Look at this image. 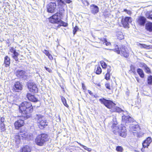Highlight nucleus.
<instances>
[{
  "mask_svg": "<svg viewBox=\"0 0 152 152\" xmlns=\"http://www.w3.org/2000/svg\"><path fill=\"white\" fill-rule=\"evenodd\" d=\"M43 123V121H41V122L40 123H38L39 127L40 129H42L44 127H45V126L48 125L47 123V122L46 120V121H44V124H42L41 123Z\"/></svg>",
  "mask_w": 152,
  "mask_h": 152,
  "instance_id": "cd10ccee",
  "label": "nucleus"
},
{
  "mask_svg": "<svg viewBox=\"0 0 152 152\" xmlns=\"http://www.w3.org/2000/svg\"><path fill=\"white\" fill-rule=\"evenodd\" d=\"M120 136L123 137H125L127 135V131L125 127H123L121 129L120 132H119Z\"/></svg>",
  "mask_w": 152,
  "mask_h": 152,
  "instance_id": "f3484780",
  "label": "nucleus"
},
{
  "mask_svg": "<svg viewBox=\"0 0 152 152\" xmlns=\"http://www.w3.org/2000/svg\"><path fill=\"white\" fill-rule=\"evenodd\" d=\"M124 12H126L129 15H131L132 14L131 11L129 10H128L126 9H124Z\"/></svg>",
  "mask_w": 152,
  "mask_h": 152,
  "instance_id": "79ce46f5",
  "label": "nucleus"
},
{
  "mask_svg": "<svg viewBox=\"0 0 152 152\" xmlns=\"http://www.w3.org/2000/svg\"><path fill=\"white\" fill-rule=\"evenodd\" d=\"M137 72L140 77L141 78H144V74L142 69L138 68L137 70Z\"/></svg>",
  "mask_w": 152,
  "mask_h": 152,
  "instance_id": "393cba45",
  "label": "nucleus"
},
{
  "mask_svg": "<svg viewBox=\"0 0 152 152\" xmlns=\"http://www.w3.org/2000/svg\"><path fill=\"white\" fill-rule=\"evenodd\" d=\"M143 148H142V149H141V150L142 151H143Z\"/></svg>",
  "mask_w": 152,
  "mask_h": 152,
  "instance_id": "680f3d73",
  "label": "nucleus"
},
{
  "mask_svg": "<svg viewBox=\"0 0 152 152\" xmlns=\"http://www.w3.org/2000/svg\"><path fill=\"white\" fill-rule=\"evenodd\" d=\"M97 85L98 86H100V84H97Z\"/></svg>",
  "mask_w": 152,
  "mask_h": 152,
  "instance_id": "13d9d810",
  "label": "nucleus"
},
{
  "mask_svg": "<svg viewBox=\"0 0 152 152\" xmlns=\"http://www.w3.org/2000/svg\"><path fill=\"white\" fill-rule=\"evenodd\" d=\"M90 10L91 12L95 15L98 12L99 9L97 6L94 4H91L90 6Z\"/></svg>",
  "mask_w": 152,
  "mask_h": 152,
  "instance_id": "ddd939ff",
  "label": "nucleus"
},
{
  "mask_svg": "<svg viewBox=\"0 0 152 152\" xmlns=\"http://www.w3.org/2000/svg\"><path fill=\"white\" fill-rule=\"evenodd\" d=\"M117 36L118 38L119 39H122L124 38V36L121 32H119L118 33Z\"/></svg>",
  "mask_w": 152,
  "mask_h": 152,
  "instance_id": "2f4dec72",
  "label": "nucleus"
},
{
  "mask_svg": "<svg viewBox=\"0 0 152 152\" xmlns=\"http://www.w3.org/2000/svg\"><path fill=\"white\" fill-rule=\"evenodd\" d=\"M88 92L89 93V94L91 95H93V93L92 92L89 90H88Z\"/></svg>",
  "mask_w": 152,
  "mask_h": 152,
  "instance_id": "6e6d98bb",
  "label": "nucleus"
},
{
  "mask_svg": "<svg viewBox=\"0 0 152 152\" xmlns=\"http://www.w3.org/2000/svg\"><path fill=\"white\" fill-rule=\"evenodd\" d=\"M148 83L149 85L152 84V76L150 75L148 77L147 79Z\"/></svg>",
  "mask_w": 152,
  "mask_h": 152,
  "instance_id": "473e14b6",
  "label": "nucleus"
},
{
  "mask_svg": "<svg viewBox=\"0 0 152 152\" xmlns=\"http://www.w3.org/2000/svg\"><path fill=\"white\" fill-rule=\"evenodd\" d=\"M99 101L102 104H104L107 108L111 109L112 111L113 112H116L120 113L123 111L121 108L119 107L115 106V104L110 100L103 98L100 99Z\"/></svg>",
  "mask_w": 152,
  "mask_h": 152,
  "instance_id": "7ed1b4c3",
  "label": "nucleus"
},
{
  "mask_svg": "<svg viewBox=\"0 0 152 152\" xmlns=\"http://www.w3.org/2000/svg\"><path fill=\"white\" fill-rule=\"evenodd\" d=\"M116 125H113L112 126V131L113 133L115 134L119 133V127Z\"/></svg>",
  "mask_w": 152,
  "mask_h": 152,
  "instance_id": "412c9836",
  "label": "nucleus"
},
{
  "mask_svg": "<svg viewBox=\"0 0 152 152\" xmlns=\"http://www.w3.org/2000/svg\"><path fill=\"white\" fill-rule=\"evenodd\" d=\"M152 141V139L150 137H148L142 143L143 147L144 148H147Z\"/></svg>",
  "mask_w": 152,
  "mask_h": 152,
  "instance_id": "4468645a",
  "label": "nucleus"
},
{
  "mask_svg": "<svg viewBox=\"0 0 152 152\" xmlns=\"http://www.w3.org/2000/svg\"><path fill=\"white\" fill-rule=\"evenodd\" d=\"M146 19L142 16H139L137 19V23L140 25H144L145 23Z\"/></svg>",
  "mask_w": 152,
  "mask_h": 152,
  "instance_id": "2eb2a0df",
  "label": "nucleus"
},
{
  "mask_svg": "<svg viewBox=\"0 0 152 152\" xmlns=\"http://www.w3.org/2000/svg\"><path fill=\"white\" fill-rule=\"evenodd\" d=\"M48 135L45 134H42L37 136L35 139V142L38 145L42 146L47 141Z\"/></svg>",
  "mask_w": 152,
  "mask_h": 152,
  "instance_id": "20e7f679",
  "label": "nucleus"
},
{
  "mask_svg": "<svg viewBox=\"0 0 152 152\" xmlns=\"http://www.w3.org/2000/svg\"><path fill=\"white\" fill-rule=\"evenodd\" d=\"M46 70L49 72H51L52 70L49 68L46 67V66L45 67Z\"/></svg>",
  "mask_w": 152,
  "mask_h": 152,
  "instance_id": "5fc2aeb1",
  "label": "nucleus"
},
{
  "mask_svg": "<svg viewBox=\"0 0 152 152\" xmlns=\"http://www.w3.org/2000/svg\"><path fill=\"white\" fill-rule=\"evenodd\" d=\"M28 133L26 132H20L15 136L16 141L19 143L21 139H26L28 137Z\"/></svg>",
  "mask_w": 152,
  "mask_h": 152,
  "instance_id": "39448f33",
  "label": "nucleus"
},
{
  "mask_svg": "<svg viewBox=\"0 0 152 152\" xmlns=\"http://www.w3.org/2000/svg\"><path fill=\"white\" fill-rule=\"evenodd\" d=\"M78 143L79 144V145H80V146H82L86 150H87L88 152H91V151L92 149L91 148H88L87 147L82 145V144H81L80 143Z\"/></svg>",
  "mask_w": 152,
  "mask_h": 152,
  "instance_id": "72a5a7b5",
  "label": "nucleus"
},
{
  "mask_svg": "<svg viewBox=\"0 0 152 152\" xmlns=\"http://www.w3.org/2000/svg\"><path fill=\"white\" fill-rule=\"evenodd\" d=\"M115 51L118 54L120 53V51L117 45H116L115 48L114 49Z\"/></svg>",
  "mask_w": 152,
  "mask_h": 152,
  "instance_id": "58836bf2",
  "label": "nucleus"
},
{
  "mask_svg": "<svg viewBox=\"0 0 152 152\" xmlns=\"http://www.w3.org/2000/svg\"><path fill=\"white\" fill-rule=\"evenodd\" d=\"M146 29L149 31H152V23L148 22L145 25Z\"/></svg>",
  "mask_w": 152,
  "mask_h": 152,
  "instance_id": "5701e85b",
  "label": "nucleus"
},
{
  "mask_svg": "<svg viewBox=\"0 0 152 152\" xmlns=\"http://www.w3.org/2000/svg\"><path fill=\"white\" fill-rule=\"evenodd\" d=\"M113 125H116L117 124V122L116 121V118H113Z\"/></svg>",
  "mask_w": 152,
  "mask_h": 152,
  "instance_id": "09e8293b",
  "label": "nucleus"
},
{
  "mask_svg": "<svg viewBox=\"0 0 152 152\" xmlns=\"http://www.w3.org/2000/svg\"><path fill=\"white\" fill-rule=\"evenodd\" d=\"M19 109L20 112L22 114V117L26 119L29 117V113L33 111V107L30 102H25L19 106Z\"/></svg>",
  "mask_w": 152,
  "mask_h": 152,
  "instance_id": "f03ea898",
  "label": "nucleus"
},
{
  "mask_svg": "<svg viewBox=\"0 0 152 152\" xmlns=\"http://www.w3.org/2000/svg\"><path fill=\"white\" fill-rule=\"evenodd\" d=\"M78 29V28L77 26H75L73 30V33L74 35H75V34L77 30Z\"/></svg>",
  "mask_w": 152,
  "mask_h": 152,
  "instance_id": "8fccbe9b",
  "label": "nucleus"
},
{
  "mask_svg": "<svg viewBox=\"0 0 152 152\" xmlns=\"http://www.w3.org/2000/svg\"><path fill=\"white\" fill-rule=\"evenodd\" d=\"M25 73V71L23 70H18L16 73L17 76L20 77L23 76Z\"/></svg>",
  "mask_w": 152,
  "mask_h": 152,
  "instance_id": "4be33fe9",
  "label": "nucleus"
},
{
  "mask_svg": "<svg viewBox=\"0 0 152 152\" xmlns=\"http://www.w3.org/2000/svg\"><path fill=\"white\" fill-rule=\"evenodd\" d=\"M44 53L46 54V56H48V57L50 56V55L49 54V52L47 50H44Z\"/></svg>",
  "mask_w": 152,
  "mask_h": 152,
  "instance_id": "de8ad7c7",
  "label": "nucleus"
},
{
  "mask_svg": "<svg viewBox=\"0 0 152 152\" xmlns=\"http://www.w3.org/2000/svg\"><path fill=\"white\" fill-rule=\"evenodd\" d=\"M60 23V24H61V25L64 26V27H66L67 26L68 24L67 23L64 22L62 21H61L60 20L59 22V23Z\"/></svg>",
  "mask_w": 152,
  "mask_h": 152,
  "instance_id": "4c0bfd02",
  "label": "nucleus"
},
{
  "mask_svg": "<svg viewBox=\"0 0 152 152\" xmlns=\"http://www.w3.org/2000/svg\"><path fill=\"white\" fill-rule=\"evenodd\" d=\"M0 128L2 132H4L5 130V125L4 123H1Z\"/></svg>",
  "mask_w": 152,
  "mask_h": 152,
  "instance_id": "c9c22d12",
  "label": "nucleus"
},
{
  "mask_svg": "<svg viewBox=\"0 0 152 152\" xmlns=\"http://www.w3.org/2000/svg\"><path fill=\"white\" fill-rule=\"evenodd\" d=\"M9 53L12 54L13 55V57H17L19 55L18 52L16 51V50L13 47L10 48Z\"/></svg>",
  "mask_w": 152,
  "mask_h": 152,
  "instance_id": "6ab92c4d",
  "label": "nucleus"
},
{
  "mask_svg": "<svg viewBox=\"0 0 152 152\" xmlns=\"http://www.w3.org/2000/svg\"><path fill=\"white\" fill-rule=\"evenodd\" d=\"M134 119L132 117L129 116V118L127 120V123L131 122L133 121Z\"/></svg>",
  "mask_w": 152,
  "mask_h": 152,
  "instance_id": "49530a36",
  "label": "nucleus"
},
{
  "mask_svg": "<svg viewBox=\"0 0 152 152\" xmlns=\"http://www.w3.org/2000/svg\"><path fill=\"white\" fill-rule=\"evenodd\" d=\"M138 45L141 48H143L147 49H149L152 48V46L150 45H147L144 44L139 43Z\"/></svg>",
  "mask_w": 152,
  "mask_h": 152,
  "instance_id": "a878e982",
  "label": "nucleus"
},
{
  "mask_svg": "<svg viewBox=\"0 0 152 152\" xmlns=\"http://www.w3.org/2000/svg\"><path fill=\"white\" fill-rule=\"evenodd\" d=\"M147 18L152 20V11L150 12L149 15L147 16Z\"/></svg>",
  "mask_w": 152,
  "mask_h": 152,
  "instance_id": "a18cd8bd",
  "label": "nucleus"
},
{
  "mask_svg": "<svg viewBox=\"0 0 152 152\" xmlns=\"http://www.w3.org/2000/svg\"><path fill=\"white\" fill-rule=\"evenodd\" d=\"M15 59V60L16 61H17V58H18L16 57V58H14Z\"/></svg>",
  "mask_w": 152,
  "mask_h": 152,
  "instance_id": "4d7b16f0",
  "label": "nucleus"
},
{
  "mask_svg": "<svg viewBox=\"0 0 152 152\" xmlns=\"http://www.w3.org/2000/svg\"><path fill=\"white\" fill-rule=\"evenodd\" d=\"M82 2L83 4L85 5V6H88L89 4V2L86 0H82Z\"/></svg>",
  "mask_w": 152,
  "mask_h": 152,
  "instance_id": "37998d69",
  "label": "nucleus"
},
{
  "mask_svg": "<svg viewBox=\"0 0 152 152\" xmlns=\"http://www.w3.org/2000/svg\"><path fill=\"white\" fill-rule=\"evenodd\" d=\"M105 86L106 88L109 89L111 90V87L110 83H107L105 84Z\"/></svg>",
  "mask_w": 152,
  "mask_h": 152,
  "instance_id": "c03bdc74",
  "label": "nucleus"
},
{
  "mask_svg": "<svg viewBox=\"0 0 152 152\" xmlns=\"http://www.w3.org/2000/svg\"><path fill=\"white\" fill-rule=\"evenodd\" d=\"M142 67H143L145 69L146 72L148 74H149L151 73V70L150 68L147 66L146 64H143Z\"/></svg>",
  "mask_w": 152,
  "mask_h": 152,
  "instance_id": "bb28decb",
  "label": "nucleus"
},
{
  "mask_svg": "<svg viewBox=\"0 0 152 152\" xmlns=\"http://www.w3.org/2000/svg\"><path fill=\"white\" fill-rule=\"evenodd\" d=\"M129 116H126L124 114L122 116V121L125 123H127V120L129 118Z\"/></svg>",
  "mask_w": 152,
  "mask_h": 152,
  "instance_id": "7c9ffc66",
  "label": "nucleus"
},
{
  "mask_svg": "<svg viewBox=\"0 0 152 152\" xmlns=\"http://www.w3.org/2000/svg\"><path fill=\"white\" fill-rule=\"evenodd\" d=\"M105 78L107 80H109L110 79V73H107L105 75Z\"/></svg>",
  "mask_w": 152,
  "mask_h": 152,
  "instance_id": "a19ab883",
  "label": "nucleus"
},
{
  "mask_svg": "<svg viewBox=\"0 0 152 152\" xmlns=\"http://www.w3.org/2000/svg\"><path fill=\"white\" fill-rule=\"evenodd\" d=\"M50 58V59H51V60H52L53 59V57H52V58Z\"/></svg>",
  "mask_w": 152,
  "mask_h": 152,
  "instance_id": "bf43d9fd",
  "label": "nucleus"
},
{
  "mask_svg": "<svg viewBox=\"0 0 152 152\" xmlns=\"http://www.w3.org/2000/svg\"><path fill=\"white\" fill-rule=\"evenodd\" d=\"M4 118L3 117L1 118L0 120V123H4Z\"/></svg>",
  "mask_w": 152,
  "mask_h": 152,
  "instance_id": "3c124183",
  "label": "nucleus"
},
{
  "mask_svg": "<svg viewBox=\"0 0 152 152\" xmlns=\"http://www.w3.org/2000/svg\"><path fill=\"white\" fill-rule=\"evenodd\" d=\"M96 74L99 75L102 72V69L100 66L99 65L96 66L95 69Z\"/></svg>",
  "mask_w": 152,
  "mask_h": 152,
  "instance_id": "b1692460",
  "label": "nucleus"
},
{
  "mask_svg": "<svg viewBox=\"0 0 152 152\" xmlns=\"http://www.w3.org/2000/svg\"><path fill=\"white\" fill-rule=\"evenodd\" d=\"M58 13H57L49 18V21L51 23H58L60 21L61 17L63 15L64 10L63 8L66 3H70L71 0H58Z\"/></svg>",
  "mask_w": 152,
  "mask_h": 152,
  "instance_id": "f257e3e1",
  "label": "nucleus"
},
{
  "mask_svg": "<svg viewBox=\"0 0 152 152\" xmlns=\"http://www.w3.org/2000/svg\"><path fill=\"white\" fill-rule=\"evenodd\" d=\"M26 96L27 98L29 101L33 102H37L38 101V100L35 97L34 95L30 93H28Z\"/></svg>",
  "mask_w": 152,
  "mask_h": 152,
  "instance_id": "a211bd4d",
  "label": "nucleus"
},
{
  "mask_svg": "<svg viewBox=\"0 0 152 152\" xmlns=\"http://www.w3.org/2000/svg\"><path fill=\"white\" fill-rule=\"evenodd\" d=\"M24 124V121L22 119H19L16 121L14 124V125L15 129H19L20 127H22Z\"/></svg>",
  "mask_w": 152,
  "mask_h": 152,
  "instance_id": "f8f14e48",
  "label": "nucleus"
},
{
  "mask_svg": "<svg viewBox=\"0 0 152 152\" xmlns=\"http://www.w3.org/2000/svg\"><path fill=\"white\" fill-rule=\"evenodd\" d=\"M140 129V128L138 124H132L129 126L130 131L133 132V131L137 132H133L134 135L138 136V132Z\"/></svg>",
  "mask_w": 152,
  "mask_h": 152,
  "instance_id": "423d86ee",
  "label": "nucleus"
},
{
  "mask_svg": "<svg viewBox=\"0 0 152 152\" xmlns=\"http://www.w3.org/2000/svg\"><path fill=\"white\" fill-rule=\"evenodd\" d=\"M111 71L110 67L108 66L107 67V73H110Z\"/></svg>",
  "mask_w": 152,
  "mask_h": 152,
  "instance_id": "603ef678",
  "label": "nucleus"
},
{
  "mask_svg": "<svg viewBox=\"0 0 152 152\" xmlns=\"http://www.w3.org/2000/svg\"><path fill=\"white\" fill-rule=\"evenodd\" d=\"M121 52L122 54L124 55V57H126L129 53V51L127 48L124 46H122L121 48H120Z\"/></svg>",
  "mask_w": 152,
  "mask_h": 152,
  "instance_id": "dca6fc26",
  "label": "nucleus"
},
{
  "mask_svg": "<svg viewBox=\"0 0 152 152\" xmlns=\"http://www.w3.org/2000/svg\"><path fill=\"white\" fill-rule=\"evenodd\" d=\"M82 88L83 89V90H86V86H85V85L83 83H82Z\"/></svg>",
  "mask_w": 152,
  "mask_h": 152,
  "instance_id": "864d4df0",
  "label": "nucleus"
},
{
  "mask_svg": "<svg viewBox=\"0 0 152 152\" xmlns=\"http://www.w3.org/2000/svg\"><path fill=\"white\" fill-rule=\"evenodd\" d=\"M116 150L118 152H122L123 151V148L120 146H117L116 148Z\"/></svg>",
  "mask_w": 152,
  "mask_h": 152,
  "instance_id": "e433bc0d",
  "label": "nucleus"
},
{
  "mask_svg": "<svg viewBox=\"0 0 152 152\" xmlns=\"http://www.w3.org/2000/svg\"><path fill=\"white\" fill-rule=\"evenodd\" d=\"M56 8V4L55 3L50 2L47 6L48 12L50 13H53L55 12Z\"/></svg>",
  "mask_w": 152,
  "mask_h": 152,
  "instance_id": "0eeeda50",
  "label": "nucleus"
},
{
  "mask_svg": "<svg viewBox=\"0 0 152 152\" xmlns=\"http://www.w3.org/2000/svg\"><path fill=\"white\" fill-rule=\"evenodd\" d=\"M137 81L138 82H139V79H137Z\"/></svg>",
  "mask_w": 152,
  "mask_h": 152,
  "instance_id": "052dcab7",
  "label": "nucleus"
},
{
  "mask_svg": "<svg viewBox=\"0 0 152 152\" xmlns=\"http://www.w3.org/2000/svg\"><path fill=\"white\" fill-rule=\"evenodd\" d=\"M101 66L103 69H105L107 67V65L104 62L102 61L101 62Z\"/></svg>",
  "mask_w": 152,
  "mask_h": 152,
  "instance_id": "ea45409f",
  "label": "nucleus"
},
{
  "mask_svg": "<svg viewBox=\"0 0 152 152\" xmlns=\"http://www.w3.org/2000/svg\"><path fill=\"white\" fill-rule=\"evenodd\" d=\"M31 151V149L29 146L26 145L22 148L20 152H30Z\"/></svg>",
  "mask_w": 152,
  "mask_h": 152,
  "instance_id": "aec40b11",
  "label": "nucleus"
},
{
  "mask_svg": "<svg viewBox=\"0 0 152 152\" xmlns=\"http://www.w3.org/2000/svg\"><path fill=\"white\" fill-rule=\"evenodd\" d=\"M28 87L29 91L31 92L36 93L38 91V89L37 86L34 83H28Z\"/></svg>",
  "mask_w": 152,
  "mask_h": 152,
  "instance_id": "6e6552de",
  "label": "nucleus"
},
{
  "mask_svg": "<svg viewBox=\"0 0 152 152\" xmlns=\"http://www.w3.org/2000/svg\"><path fill=\"white\" fill-rule=\"evenodd\" d=\"M22 89V86L19 82L15 83L13 87L14 90L16 91L19 92L21 91Z\"/></svg>",
  "mask_w": 152,
  "mask_h": 152,
  "instance_id": "9b49d317",
  "label": "nucleus"
},
{
  "mask_svg": "<svg viewBox=\"0 0 152 152\" xmlns=\"http://www.w3.org/2000/svg\"><path fill=\"white\" fill-rule=\"evenodd\" d=\"M125 113V112H123V113Z\"/></svg>",
  "mask_w": 152,
  "mask_h": 152,
  "instance_id": "e2e57ef3",
  "label": "nucleus"
},
{
  "mask_svg": "<svg viewBox=\"0 0 152 152\" xmlns=\"http://www.w3.org/2000/svg\"><path fill=\"white\" fill-rule=\"evenodd\" d=\"M4 63L5 64V66L7 67L9 66L10 64V58H4Z\"/></svg>",
  "mask_w": 152,
  "mask_h": 152,
  "instance_id": "c756f323",
  "label": "nucleus"
},
{
  "mask_svg": "<svg viewBox=\"0 0 152 152\" xmlns=\"http://www.w3.org/2000/svg\"><path fill=\"white\" fill-rule=\"evenodd\" d=\"M35 119L38 124L40 123L41 121H43V123H41V124H43L44 123V121H46L45 117L40 114H36L35 116Z\"/></svg>",
  "mask_w": 152,
  "mask_h": 152,
  "instance_id": "9d476101",
  "label": "nucleus"
},
{
  "mask_svg": "<svg viewBox=\"0 0 152 152\" xmlns=\"http://www.w3.org/2000/svg\"><path fill=\"white\" fill-rule=\"evenodd\" d=\"M61 99L62 101L64 106L67 107H68L69 106L66 103V100L65 99L63 96H61Z\"/></svg>",
  "mask_w": 152,
  "mask_h": 152,
  "instance_id": "f704fd0d",
  "label": "nucleus"
},
{
  "mask_svg": "<svg viewBox=\"0 0 152 152\" xmlns=\"http://www.w3.org/2000/svg\"><path fill=\"white\" fill-rule=\"evenodd\" d=\"M100 40L103 42V44L106 46H110L111 45L110 43L107 42L106 39L102 38L100 39Z\"/></svg>",
  "mask_w": 152,
  "mask_h": 152,
  "instance_id": "c85d7f7f",
  "label": "nucleus"
},
{
  "mask_svg": "<svg viewBox=\"0 0 152 152\" xmlns=\"http://www.w3.org/2000/svg\"><path fill=\"white\" fill-rule=\"evenodd\" d=\"M132 21V18L130 17H126L123 18L121 22L123 26L125 28L128 27L129 23H131Z\"/></svg>",
  "mask_w": 152,
  "mask_h": 152,
  "instance_id": "1a4fd4ad",
  "label": "nucleus"
}]
</instances>
